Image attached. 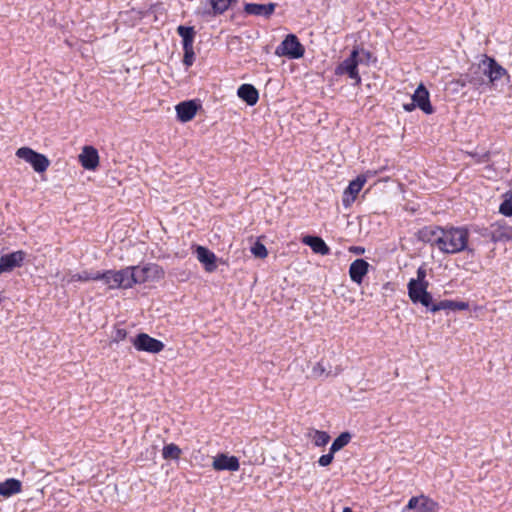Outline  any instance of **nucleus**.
<instances>
[{
    "label": "nucleus",
    "instance_id": "f257e3e1",
    "mask_svg": "<svg viewBox=\"0 0 512 512\" xmlns=\"http://www.w3.org/2000/svg\"><path fill=\"white\" fill-rule=\"evenodd\" d=\"M420 235L446 253L459 252L467 244V231L459 226H424Z\"/></svg>",
    "mask_w": 512,
    "mask_h": 512
},
{
    "label": "nucleus",
    "instance_id": "f03ea898",
    "mask_svg": "<svg viewBox=\"0 0 512 512\" xmlns=\"http://www.w3.org/2000/svg\"><path fill=\"white\" fill-rule=\"evenodd\" d=\"M131 271L134 285L156 282L163 279L165 275L163 268L153 263L144 266H131Z\"/></svg>",
    "mask_w": 512,
    "mask_h": 512
},
{
    "label": "nucleus",
    "instance_id": "7ed1b4c3",
    "mask_svg": "<svg viewBox=\"0 0 512 512\" xmlns=\"http://www.w3.org/2000/svg\"><path fill=\"white\" fill-rule=\"evenodd\" d=\"M359 57V50L354 48L348 58L343 60L335 69L336 75H348V77L355 81L356 85L361 83V77L358 72V65L363 63L362 58Z\"/></svg>",
    "mask_w": 512,
    "mask_h": 512
},
{
    "label": "nucleus",
    "instance_id": "20e7f679",
    "mask_svg": "<svg viewBox=\"0 0 512 512\" xmlns=\"http://www.w3.org/2000/svg\"><path fill=\"white\" fill-rule=\"evenodd\" d=\"M16 156L31 164L38 173L45 172L50 165L49 159L44 154L38 153L29 147L19 148L16 151Z\"/></svg>",
    "mask_w": 512,
    "mask_h": 512
},
{
    "label": "nucleus",
    "instance_id": "39448f33",
    "mask_svg": "<svg viewBox=\"0 0 512 512\" xmlns=\"http://www.w3.org/2000/svg\"><path fill=\"white\" fill-rule=\"evenodd\" d=\"M278 56H287L291 59H298L304 55V47L294 34H288L282 43L276 48Z\"/></svg>",
    "mask_w": 512,
    "mask_h": 512
},
{
    "label": "nucleus",
    "instance_id": "423d86ee",
    "mask_svg": "<svg viewBox=\"0 0 512 512\" xmlns=\"http://www.w3.org/2000/svg\"><path fill=\"white\" fill-rule=\"evenodd\" d=\"M134 348L140 352L157 354L163 351L165 345L162 341L151 337L147 333H139L131 340Z\"/></svg>",
    "mask_w": 512,
    "mask_h": 512
},
{
    "label": "nucleus",
    "instance_id": "0eeeda50",
    "mask_svg": "<svg viewBox=\"0 0 512 512\" xmlns=\"http://www.w3.org/2000/svg\"><path fill=\"white\" fill-rule=\"evenodd\" d=\"M427 288L428 282H418L411 279L408 283V294L411 301L428 307L432 302V296L427 291Z\"/></svg>",
    "mask_w": 512,
    "mask_h": 512
},
{
    "label": "nucleus",
    "instance_id": "6e6552de",
    "mask_svg": "<svg viewBox=\"0 0 512 512\" xmlns=\"http://www.w3.org/2000/svg\"><path fill=\"white\" fill-rule=\"evenodd\" d=\"M479 68H482L483 73L489 78V81L493 84L495 81L501 79L507 75V71L501 65H499L493 58L485 56L482 60Z\"/></svg>",
    "mask_w": 512,
    "mask_h": 512
},
{
    "label": "nucleus",
    "instance_id": "1a4fd4ad",
    "mask_svg": "<svg viewBox=\"0 0 512 512\" xmlns=\"http://www.w3.org/2000/svg\"><path fill=\"white\" fill-rule=\"evenodd\" d=\"M407 510H417L418 512H437L439 505L436 501L426 495L412 497L407 506Z\"/></svg>",
    "mask_w": 512,
    "mask_h": 512
},
{
    "label": "nucleus",
    "instance_id": "9d476101",
    "mask_svg": "<svg viewBox=\"0 0 512 512\" xmlns=\"http://www.w3.org/2000/svg\"><path fill=\"white\" fill-rule=\"evenodd\" d=\"M367 182L365 174L358 175L356 179L352 180L348 187L343 192L342 202L344 206H350L356 199L358 193L362 190L363 186Z\"/></svg>",
    "mask_w": 512,
    "mask_h": 512
},
{
    "label": "nucleus",
    "instance_id": "9b49d317",
    "mask_svg": "<svg viewBox=\"0 0 512 512\" xmlns=\"http://www.w3.org/2000/svg\"><path fill=\"white\" fill-rule=\"evenodd\" d=\"M25 259L23 251H15L0 257V275L20 267Z\"/></svg>",
    "mask_w": 512,
    "mask_h": 512
},
{
    "label": "nucleus",
    "instance_id": "f8f14e48",
    "mask_svg": "<svg viewBox=\"0 0 512 512\" xmlns=\"http://www.w3.org/2000/svg\"><path fill=\"white\" fill-rule=\"evenodd\" d=\"M212 467L216 471H237L240 464L237 457L221 453L213 458Z\"/></svg>",
    "mask_w": 512,
    "mask_h": 512
},
{
    "label": "nucleus",
    "instance_id": "ddd939ff",
    "mask_svg": "<svg viewBox=\"0 0 512 512\" xmlns=\"http://www.w3.org/2000/svg\"><path fill=\"white\" fill-rule=\"evenodd\" d=\"M412 101L416 107L420 108L426 114L433 113V107L430 103L429 92L423 84H420L412 95Z\"/></svg>",
    "mask_w": 512,
    "mask_h": 512
},
{
    "label": "nucleus",
    "instance_id": "4468645a",
    "mask_svg": "<svg viewBox=\"0 0 512 512\" xmlns=\"http://www.w3.org/2000/svg\"><path fill=\"white\" fill-rule=\"evenodd\" d=\"M198 261L204 266L206 272H213L217 268V257L209 249L203 246H197L195 249Z\"/></svg>",
    "mask_w": 512,
    "mask_h": 512
},
{
    "label": "nucleus",
    "instance_id": "2eb2a0df",
    "mask_svg": "<svg viewBox=\"0 0 512 512\" xmlns=\"http://www.w3.org/2000/svg\"><path fill=\"white\" fill-rule=\"evenodd\" d=\"M79 161L87 170L96 169L99 165L98 151L92 146H85L79 155Z\"/></svg>",
    "mask_w": 512,
    "mask_h": 512
},
{
    "label": "nucleus",
    "instance_id": "dca6fc26",
    "mask_svg": "<svg viewBox=\"0 0 512 512\" xmlns=\"http://www.w3.org/2000/svg\"><path fill=\"white\" fill-rule=\"evenodd\" d=\"M175 109L178 119L185 123L191 121L195 117L198 106L193 100H190L179 103Z\"/></svg>",
    "mask_w": 512,
    "mask_h": 512
},
{
    "label": "nucleus",
    "instance_id": "f3484780",
    "mask_svg": "<svg viewBox=\"0 0 512 512\" xmlns=\"http://www.w3.org/2000/svg\"><path fill=\"white\" fill-rule=\"evenodd\" d=\"M275 8H276V3H268V4L247 3L244 6V11L250 15L263 16L265 18H269L274 13Z\"/></svg>",
    "mask_w": 512,
    "mask_h": 512
},
{
    "label": "nucleus",
    "instance_id": "a211bd4d",
    "mask_svg": "<svg viewBox=\"0 0 512 512\" xmlns=\"http://www.w3.org/2000/svg\"><path fill=\"white\" fill-rule=\"evenodd\" d=\"M369 264L363 259H357L350 265L349 275L352 281L361 284L363 278L368 273Z\"/></svg>",
    "mask_w": 512,
    "mask_h": 512
},
{
    "label": "nucleus",
    "instance_id": "6ab92c4d",
    "mask_svg": "<svg viewBox=\"0 0 512 512\" xmlns=\"http://www.w3.org/2000/svg\"><path fill=\"white\" fill-rule=\"evenodd\" d=\"M22 491V483L15 478L6 479L0 482V495L4 498H9L13 495L19 494Z\"/></svg>",
    "mask_w": 512,
    "mask_h": 512
},
{
    "label": "nucleus",
    "instance_id": "aec40b11",
    "mask_svg": "<svg viewBox=\"0 0 512 512\" xmlns=\"http://www.w3.org/2000/svg\"><path fill=\"white\" fill-rule=\"evenodd\" d=\"M237 95L250 106L255 105L259 99L257 89L251 84H242L238 88Z\"/></svg>",
    "mask_w": 512,
    "mask_h": 512
},
{
    "label": "nucleus",
    "instance_id": "412c9836",
    "mask_svg": "<svg viewBox=\"0 0 512 512\" xmlns=\"http://www.w3.org/2000/svg\"><path fill=\"white\" fill-rule=\"evenodd\" d=\"M117 289H129L134 286L131 267L115 270Z\"/></svg>",
    "mask_w": 512,
    "mask_h": 512
},
{
    "label": "nucleus",
    "instance_id": "4be33fe9",
    "mask_svg": "<svg viewBox=\"0 0 512 512\" xmlns=\"http://www.w3.org/2000/svg\"><path fill=\"white\" fill-rule=\"evenodd\" d=\"M302 242L308 245L312 251L320 255H328L330 253L329 247L323 241L322 238L317 236H305L302 238Z\"/></svg>",
    "mask_w": 512,
    "mask_h": 512
},
{
    "label": "nucleus",
    "instance_id": "5701e85b",
    "mask_svg": "<svg viewBox=\"0 0 512 512\" xmlns=\"http://www.w3.org/2000/svg\"><path fill=\"white\" fill-rule=\"evenodd\" d=\"M178 34L182 37L183 48L193 47L195 30L193 27L180 25L177 28Z\"/></svg>",
    "mask_w": 512,
    "mask_h": 512
},
{
    "label": "nucleus",
    "instance_id": "b1692460",
    "mask_svg": "<svg viewBox=\"0 0 512 512\" xmlns=\"http://www.w3.org/2000/svg\"><path fill=\"white\" fill-rule=\"evenodd\" d=\"M94 281L102 280L107 285L108 289H117L116 279H115V270H108L103 273H96L94 276Z\"/></svg>",
    "mask_w": 512,
    "mask_h": 512
},
{
    "label": "nucleus",
    "instance_id": "393cba45",
    "mask_svg": "<svg viewBox=\"0 0 512 512\" xmlns=\"http://www.w3.org/2000/svg\"><path fill=\"white\" fill-rule=\"evenodd\" d=\"M181 454V449L174 443L167 444L162 449V456L166 460H178Z\"/></svg>",
    "mask_w": 512,
    "mask_h": 512
},
{
    "label": "nucleus",
    "instance_id": "a878e982",
    "mask_svg": "<svg viewBox=\"0 0 512 512\" xmlns=\"http://www.w3.org/2000/svg\"><path fill=\"white\" fill-rule=\"evenodd\" d=\"M351 440V435L348 432L340 434L332 443L330 450L332 453H336L345 447Z\"/></svg>",
    "mask_w": 512,
    "mask_h": 512
},
{
    "label": "nucleus",
    "instance_id": "bb28decb",
    "mask_svg": "<svg viewBox=\"0 0 512 512\" xmlns=\"http://www.w3.org/2000/svg\"><path fill=\"white\" fill-rule=\"evenodd\" d=\"M215 14L225 12L236 0H210Z\"/></svg>",
    "mask_w": 512,
    "mask_h": 512
},
{
    "label": "nucleus",
    "instance_id": "cd10ccee",
    "mask_svg": "<svg viewBox=\"0 0 512 512\" xmlns=\"http://www.w3.org/2000/svg\"><path fill=\"white\" fill-rule=\"evenodd\" d=\"M442 307L443 310H467L469 305L463 301L443 300Z\"/></svg>",
    "mask_w": 512,
    "mask_h": 512
},
{
    "label": "nucleus",
    "instance_id": "c85d7f7f",
    "mask_svg": "<svg viewBox=\"0 0 512 512\" xmlns=\"http://www.w3.org/2000/svg\"><path fill=\"white\" fill-rule=\"evenodd\" d=\"M312 441L316 446L322 447L329 443L330 436L324 431L315 430L312 435Z\"/></svg>",
    "mask_w": 512,
    "mask_h": 512
},
{
    "label": "nucleus",
    "instance_id": "c756f323",
    "mask_svg": "<svg viewBox=\"0 0 512 512\" xmlns=\"http://www.w3.org/2000/svg\"><path fill=\"white\" fill-rule=\"evenodd\" d=\"M251 253L257 257L264 259L268 255V251L266 247L259 241L255 242L254 245L251 247Z\"/></svg>",
    "mask_w": 512,
    "mask_h": 512
},
{
    "label": "nucleus",
    "instance_id": "7c9ffc66",
    "mask_svg": "<svg viewBox=\"0 0 512 512\" xmlns=\"http://www.w3.org/2000/svg\"><path fill=\"white\" fill-rule=\"evenodd\" d=\"M184 50V57H183V63L189 67L193 64L194 62V57H195V54H194V49L193 47H188V48H183Z\"/></svg>",
    "mask_w": 512,
    "mask_h": 512
},
{
    "label": "nucleus",
    "instance_id": "2f4dec72",
    "mask_svg": "<svg viewBox=\"0 0 512 512\" xmlns=\"http://www.w3.org/2000/svg\"><path fill=\"white\" fill-rule=\"evenodd\" d=\"M128 332L125 328L115 327L113 339L115 342H120L126 339Z\"/></svg>",
    "mask_w": 512,
    "mask_h": 512
},
{
    "label": "nucleus",
    "instance_id": "473e14b6",
    "mask_svg": "<svg viewBox=\"0 0 512 512\" xmlns=\"http://www.w3.org/2000/svg\"><path fill=\"white\" fill-rule=\"evenodd\" d=\"M500 213H502L505 216H511L512 215V202L510 200H505L499 208Z\"/></svg>",
    "mask_w": 512,
    "mask_h": 512
},
{
    "label": "nucleus",
    "instance_id": "72a5a7b5",
    "mask_svg": "<svg viewBox=\"0 0 512 512\" xmlns=\"http://www.w3.org/2000/svg\"><path fill=\"white\" fill-rule=\"evenodd\" d=\"M334 454L335 453H332L331 451L328 453V454H325V455H322L319 460H318V463L323 466V467H326L328 465H330L334 459Z\"/></svg>",
    "mask_w": 512,
    "mask_h": 512
},
{
    "label": "nucleus",
    "instance_id": "f704fd0d",
    "mask_svg": "<svg viewBox=\"0 0 512 512\" xmlns=\"http://www.w3.org/2000/svg\"><path fill=\"white\" fill-rule=\"evenodd\" d=\"M95 274L91 275V274H88V273H84L83 275H80V274H77V275H74L73 276V280L75 281H90V280H93L94 281V276Z\"/></svg>",
    "mask_w": 512,
    "mask_h": 512
},
{
    "label": "nucleus",
    "instance_id": "c9c22d12",
    "mask_svg": "<svg viewBox=\"0 0 512 512\" xmlns=\"http://www.w3.org/2000/svg\"><path fill=\"white\" fill-rule=\"evenodd\" d=\"M363 59V63H368L370 59L372 58V53L370 51L361 49L359 50V57Z\"/></svg>",
    "mask_w": 512,
    "mask_h": 512
},
{
    "label": "nucleus",
    "instance_id": "e433bc0d",
    "mask_svg": "<svg viewBox=\"0 0 512 512\" xmlns=\"http://www.w3.org/2000/svg\"><path fill=\"white\" fill-rule=\"evenodd\" d=\"M426 278V270L423 268V267H420L418 270H417V279H414V281H418V282H427L425 280Z\"/></svg>",
    "mask_w": 512,
    "mask_h": 512
},
{
    "label": "nucleus",
    "instance_id": "4c0bfd02",
    "mask_svg": "<svg viewBox=\"0 0 512 512\" xmlns=\"http://www.w3.org/2000/svg\"><path fill=\"white\" fill-rule=\"evenodd\" d=\"M350 251L355 254H363L365 250L362 247H351Z\"/></svg>",
    "mask_w": 512,
    "mask_h": 512
},
{
    "label": "nucleus",
    "instance_id": "58836bf2",
    "mask_svg": "<svg viewBox=\"0 0 512 512\" xmlns=\"http://www.w3.org/2000/svg\"><path fill=\"white\" fill-rule=\"evenodd\" d=\"M431 310L433 312H436V311H439V310H443V307H442V301H440L439 303L435 304L432 306Z\"/></svg>",
    "mask_w": 512,
    "mask_h": 512
},
{
    "label": "nucleus",
    "instance_id": "ea45409f",
    "mask_svg": "<svg viewBox=\"0 0 512 512\" xmlns=\"http://www.w3.org/2000/svg\"><path fill=\"white\" fill-rule=\"evenodd\" d=\"M415 107H416V105H415V103H413V102H412V103H410V104H405V105H404V109H405L406 111H409V112H410V111H412Z\"/></svg>",
    "mask_w": 512,
    "mask_h": 512
},
{
    "label": "nucleus",
    "instance_id": "a19ab883",
    "mask_svg": "<svg viewBox=\"0 0 512 512\" xmlns=\"http://www.w3.org/2000/svg\"><path fill=\"white\" fill-rule=\"evenodd\" d=\"M343 512H353V511H352V509H351V508H349V507H345V508L343 509Z\"/></svg>",
    "mask_w": 512,
    "mask_h": 512
}]
</instances>
